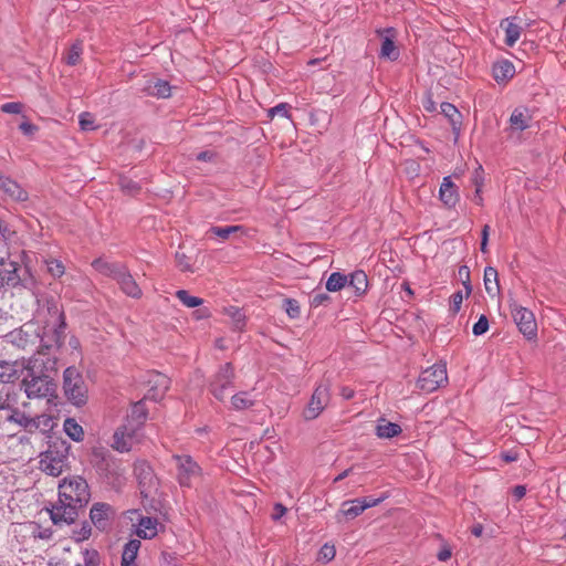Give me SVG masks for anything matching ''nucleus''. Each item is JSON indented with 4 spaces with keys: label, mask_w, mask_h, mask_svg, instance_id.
Listing matches in <instances>:
<instances>
[{
    "label": "nucleus",
    "mask_w": 566,
    "mask_h": 566,
    "mask_svg": "<svg viewBox=\"0 0 566 566\" xmlns=\"http://www.w3.org/2000/svg\"><path fill=\"white\" fill-rule=\"evenodd\" d=\"M90 499L88 485L81 476L64 479L59 484V500L49 510L55 525L71 524L77 516V509Z\"/></svg>",
    "instance_id": "f257e3e1"
},
{
    "label": "nucleus",
    "mask_w": 566,
    "mask_h": 566,
    "mask_svg": "<svg viewBox=\"0 0 566 566\" xmlns=\"http://www.w3.org/2000/svg\"><path fill=\"white\" fill-rule=\"evenodd\" d=\"M56 368L55 358L48 353L38 352L29 358V366L22 378V387L28 398L51 396L55 385L50 376Z\"/></svg>",
    "instance_id": "f03ea898"
},
{
    "label": "nucleus",
    "mask_w": 566,
    "mask_h": 566,
    "mask_svg": "<svg viewBox=\"0 0 566 566\" xmlns=\"http://www.w3.org/2000/svg\"><path fill=\"white\" fill-rule=\"evenodd\" d=\"M63 389L70 401L75 406H82L87 400V387L80 371L69 367L63 375Z\"/></svg>",
    "instance_id": "7ed1b4c3"
},
{
    "label": "nucleus",
    "mask_w": 566,
    "mask_h": 566,
    "mask_svg": "<svg viewBox=\"0 0 566 566\" xmlns=\"http://www.w3.org/2000/svg\"><path fill=\"white\" fill-rule=\"evenodd\" d=\"M177 480L181 488H191L201 478V467L189 454H175Z\"/></svg>",
    "instance_id": "20e7f679"
},
{
    "label": "nucleus",
    "mask_w": 566,
    "mask_h": 566,
    "mask_svg": "<svg viewBox=\"0 0 566 566\" xmlns=\"http://www.w3.org/2000/svg\"><path fill=\"white\" fill-rule=\"evenodd\" d=\"M448 381V374H447V365L439 363L434 364L431 367L426 368L421 371L418 380H417V387L429 394L433 392L438 388H440L442 385L447 384Z\"/></svg>",
    "instance_id": "39448f33"
},
{
    "label": "nucleus",
    "mask_w": 566,
    "mask_h": 566,
    "mask_svg": "<svg viewBox=\"0 0 566 566\" xmlns=\"http://www.w3.org/2000/svg\"><path fill=\"white\" fill-rule=\"evenodd\" d=\"M329 400H331L329 386L327 384H319L315 388L306 408L304 409L303 417L306 420L316 419L327 407V405L329 403Z\"/></svg>",
    "instance_id": "423d86ee"
},
{
    "label": "nucleus",
    "mask_w": 566,
    "mask_h": 566,
    "mask_svg": "<svg viewBox=\"0 0 566 566\" xmlns=\"http://www.w3.org/2000/svg\"><path fill=\"white\" fill-rule=\"evenodd\" d=\"M512 316L520 332L527 338L536 335L537 325L534 314L526 307L518 305L516 302L510 305Z\"/></svg>",
    "instance_id": "0eeeda50"
},
{
    "label": "nucleus",
    "mask_w": 566,
    "mask_h": 566,
    "mask_svg": "<svg viewBox=\"0 0 566 566\" xmlns=\"http://www.w3.org/2000/svg\"><path fill=\"white\" fill-rule=\"evenodd\" d=\"M140 431L136 427L124 423L115 431L112 447L119 452L129 451L140 441Z\"/></svg>",
    "instance_id": "6e6552de"
},
{
    "label": "nucleus",
    "mask_w": 566,
    "mask_h": 566,
    "mask_svg": "<svg viewBox=\"0 0 566 566\" xmlns=\"http://www.w3.org/2000/svg\"><path fill=\"white\" fill-rule=\"evenodd\" d=\"M66 455L56 450H48L41 454L40 469L49 475L59 476L65 467Z\"/></svg>",
    "instance_id": "1a4fd4ad"
},
{
    "label": "nucleus",
    "mask_w": 566,
    "mask_h": 566,
    "mask_svg": "<svg viewBox=\"0 0 566 566\" xmlns=\"http://www.w3.org/2000/svg\"><path fill=\"white\" fill-rule=\"evenodd\" d=\"M385 499L386 496L377 499L366 496L350 501H345L342 504L340 514H343L347 518H355L358 515H360L365 510L378 505Z\"/></svg>",
    "instance_id": "9d476101"
},
{
    "label": "nucleus",
    "mask_w": 566,
    "mask_h": 566,
    "mask_svg": "<svg viewBox=\"0 0 566 566\" xmlns=\"http://www.w3.org/2000/svg\"><path fill=\"white\" fill-rule=\"evenodd\" d=\"M29 366V359H20L14 361L0 360V382H13L23 375Z\"/></svg>",
    "instance_id": "9b49d317"
},
{
    "label": "nucleus",
    "mask_w": 566,
    "mask_h": 566,
    "mask_svg": "<svg viewBox=\"0 0 566 566\" xmlns=\"http://www.w3.org/2000/svg\"><path fill=\"white\" fill-rule=\"evenodd\" d=\"M233 369L230 364L223 365L211 382V394L214 398L222 400L226 390L232 385Z\"/></svg>",
    "instance_id": "f8f14e48"
},
{
    "label": "nucleus",
    "mask_w": 566,
    "mask_h": 566,
    "mask_svg": "<svg viewBox=\"0 0 566 566\" xmlns=\"http://www.w3.org/2000/svg\"><path fill=\"white\" fill-rule=\"evenodd\" d=\"M147 382L149 388L145 395V399L158 401L165 396L167 389L169 388L170 381L169 378L164 374L150 373L148 375Z\"/></svg>",
    "instance_id": "ddd939ff"
},
{
    "label": "nucleus",
    "mask_w": 566,
    "mask_h": 566,
    "mask_svg": "<svg viewBox=\"0 0 566 566\" xmlns=\"http://www.w3.org/2000/svg\"><path fill=\"white\" fill-rule=\"evenodd\" d=\"M19 265L17 262H1L0 263V289L14 287L20 283V275L18 273Z\"/></svg>",
    "instance_id": "4468645a"
},
{
    "label": "nucleus",
    "mask_w": 566,
    "mask_h": 566,
    "mask_svg": "<svg viewBox=\"0 0 566 566\" xmlns=\"http://www.w3.org/2000/svg\"><path fill=\"white\" fill-rule=\"evenodd\" d=\"M135 473L139 480L140 493L148 497L151 490L156 488V481L153 471L146 463H139L135 467Z\"/></svg>",
    "instance_id": "2eb2a0df"
},
{
    "label": "nucleus",
    "mask_w": 566,
    "mask_h": 566,
    "mask_svg": "<svg viewBox=\"0 0 566 566\" xmlns=\"http://www.w3.org/2000/svg\"><path fill=\"white\" fill-rule=\"evenodd\" d=\"M532 120L533 118L531 111L525 106H518L512 112L510 116V128L512 130L522 132L531 127Z\"/></svg>",
    "instance_id": "dca6fc26"
},
{
    "label": "nucleus",
    "mask_w": 566,
    "mask_h": 566,
    "mask_svg": "<svg viewBox=\"0 0 566 566\" xmlns=\"http://www.w3.org/2000/svg\"><path fill=\"white\" fill-rule=\"evenodd\" d=\"M0 191L18 202H24L29 199L27 190L10 178L0 177Z\"/></svg>",
    "instance_id": "f3484780"
},
{
    "label": "nucleus",
    "mask_w": 566,
    "mask_h": 566,
    "mask_svg": "<svg viewBox=\"0 0 566 566\" xmlns=\"http://www.w3.org/2000/svg\"><path fill=\"white\" fill-rule=\"evenodd\" d=\"M516 20V17H510L505 18L500 23L501 29L505 33V44L511 48L520 40L523 30Z\"/></svg>",
    "instance_id": "a211bd4d"
},
{
    "label": "nucleus",
    "mask_w": 566,
    "mask_h": 566,
    "mask_svg": "<svg viewBox=\"0 0 566 566\" xmlns=\"http://www.w3.org/2000/svg\"><path fill=\"white\" fill-rule=\"evenodd\" d=\"M439 198L444 206L451 208L459 201L458 188L450 177H444L439 190Z\"/></svg>",
    "instance_id": "6ab92c4d"
},
{
    "label": "nucleus",
    "mask_w": 566,
    "mask_h": 566,
    "mask_svg": "<svg viewBox=\"0 0 566 566\" xmlns=\"http://www.w3.org/2000/svg\"><path fill=\"white\" fill-rule=\"evenodd\" d=\"M112 514V507L105 503H95L90 512L92 523L99 530H104L107 525V520Z\"/></svg>",
    "instance_id": "aec40b11"
},
{
    "label": "nucleus",
    "mask_w": 566,
    "mask_h": 566,
    "mask_svg": "<svg viewBox=\"0 0 566 566\" xmlns=\"http://www.w3.org/2000/svg\"><path fill=\"white\" fill-rule=\"evenodd\" d=\"M119 284L120 289L125 294L132 297H139L142 295V291L133 276L127 272L124 266L117 277L115 279Z\"/></svg>",
    "instance_id": "412c9836"
},
{
    "label": "nucleus",
    "mask_w": 566,
    "mask_h": 566,
    "mask_svg": "<svg viewBox=\"0 0 566 566\" xmlns=\"http://www.w3.org/2000/svg\"><path fill=\"white\" fill-rule=\"evenodd\" d=\"M159 525L157 518L149 516L142 517L137 525L136 534L144 539L154 538L158 534Z\"/></svg>",
    "instance_id": "4be33fe9"
},
{
    "label": "nucleus",
    "mask_w": 566,
    "mask_h": 566,
    "mask_svg": "<svg viewBox=\"0 0 566 566\" xmlns=\"http://www.w3.org/2000/svg\"><path fill=\"white\" fill-rule=\"evenodd\" d=\"M494 80L500 83H505L511 80L515 74V66L509 60H502L494 63L492 67Z\"/></svg>",
    "instance_id": "5701e85b"
},
{
    "label": "nucleus",
    "mask_w": 566,
    "mask_h": 566,
    "mask_svg": "<svg viewBox=\"0 0 566 566\" xmlns=\"http://www.w3.org/2000/svg\"><path fill=\"white\" fill-rule=\"evenodd\" d=\"M146 418L147 409L145 407L144 400H140L132 406V409L127 415L125 423L142 430V427L146 421Z\"/></svg>",
    "instance_id": "b1692460"
},
{
    "label": "nucleus",
    "mask_w": 566,
    "mask_h": 566,
    "mask_svg": "<svg viewBox=\"0 0 566 566\" xmlns=\"http://www.w3.org/2000/svg\"><path fill=\"white\" fill-rule=\"evenodd\" d=\"M92 266L98 273H101L105 276L112 277L114 280L117 277V275L124 268V265L120 263L108 262L102 258L94 260L92 262Z\"/></svg>",
    "instance_id": "393cba45"
},
{
    "label": "nucleus",
    "mask_w": 566,
    "mask_h": 566,
    "mask_svg": "<svg viewBox=\"0 0 566 566\" xmlns=\"http://www.w3.org/2000/svg\"><path fill=\"white\" fill-rule=\"evenodd\" d=\"M440 111L441 114H443L449 119L452 126V130L455 134H459L462 124V115L458 108L450 103H442L440 105Z\"/></svg>",
    "instance_id": "a878e982"
},
{
    "label": "nucleus",
    "mask_w": 566,
    "mask_h": 566,
    "mask_svg": "<svg viewBox=\"0 0 566 566\" xmlns=\"http://www.w3.org/2000/svg\"><path fill=\"white\" fill-rule=\"evenodd\" d=\"M145 91L150 96L167 98L170 96L171 87L167 81L156 80L148 82Z\"/></svg>",
    "instance_id": "bb28decb"
},
{
    "label": "nucleus",
    "mask_w": 566,
    "mask_h": 566,
    "mask_svg": "<svg viewBox=\"0 0 566 566\" xmlns=\"http://www.w3.org/2000/svg\"><path fill=\"white\" fill-rule=\"evenodd\" d=\"M484 287L486 293L492 297L500 293L499 274L492 266H486L484 270Z\"/></svg>",
    "instance_id": "cd10ccee"
},
{
    "label": "nucleus",
    "mask_w": 566,
    "mask_h": 566,
    "mask_svg": "<svg viewBox=\"0 0 566 566\" xmlns=\"http://www.w3.org/2000/svg\"><path fill=\"white\" fill-rule=\"evenodd\" d=\"M140 548V542L138 539L129 541L123 551L122 566H136L135 559Z\"/></svg>",
    "instance_id": "c85d7f7f"
},
{
    "label": "nucleus",
    "mask_w": 566,
    "mask_h": 566,
    "mask_svg": "<svg viewBox=\"0 0 566 566\" xmlns=\"http://www.w3.org/2000/svg\"><path fill=\"white\" fill-rule=\"evenodd\" d=\"M347 284L354 289L356 295H363L368 287V279L364 271H355L350 274Z\"/></svg>",
    "instance_id": "c756f323"
},
{
    "label": "nucleus",
    "mask_w": 566,
    "mask_h": 566,
    "mask_svg": "<svg viewBox=\"0 0 566 566\" xmlns=\"http://www.w3.org/2000/svg\"><path fill=\"white\" fill-rule=\"evenodd\" d=\"M7 420L17 423L18 426L29 430L30 432L33 431L34 421L32 420V417L25 415L24 412L18 409L12 410L11 415L7 418Z\"/></svg>",
    "instance_id": "7c9ffc66"
},
{
    "label": "nucleus",
    "mask_w": 566,
    "mask_h": 566,
    "mask_svg": "<svg viewBox=\"0 0 566 566\" xmlns=\"http://www.w3.org/2000/svg\"><path fill=\"white\" fill-rule=\"evenodd\" d=\"M401 432L399 424L394 422H380L377 424L376 433L379 438H394Z\"/></svg>",
    "instance_id": "2f4dec72"
},
{
    "label": "nucleus",
    "mask_w": 566,
    "mask_h": 566,
    "mask_svg": "<svg viewBox=\"0 0 566 566\" xmlns=\"http://www.w3.org/2000/svg\"><path fill=\"white\" fill-rule=\"evenodd\" d=\"M348 279L339 272H333L326 281L328 292H338L347 285Z\"/></svg>",
    "instance_id": "473e14b6"
},
{
    "label": "nucleus",
    "mask_w": 566,
    "mask_h": 566,
    "mask_svg": "<svg viewBox=\"0 0 566 566\" xmlns=\"http://www.w3.org/2000/svg\"><path fill=\"white\" fill-rule=\"evenodd\" d=\"M65 433L74 441L78 442L83 439V428L73 418H67L63 424Z\"/></svg>",
    "instance_id": "72a5a7b5"
},
{
    "label": "nucleus",
    "mask_w": 566,
    "mask_h": 566,
    "mask_svg": "<svg viewBox=\"0 0 566 566\" xmlns=\"http://www.w3.org/2000/svg\"><path fill=\"white\" fill-rule=\"evenodd\" d=\"M380 56L390 61H395L399 56V52L389 36H385L381 43Z\"/></svg>",
    "instance_id": "f704fd0d"
},
{
    "label": "nucleus",
    "mask_w": 566,
    "mask_h": 566,
    "mask_svg": "<svg viewBox=\"0 0 566 566\" xmlns=\"http://www.w3.org/2000/svg\"><path fill=\"white\" fill-rule=\"evenodd\" d=\"M210 233L220 238L221 240H227L231 234L237 232H243L242 226H228V227H211L209 230Z\"/></svg>",
    "instance_id": "c9c22d12"
},
{
    "label": "nucleus",
    "mask_w": 566,
    "mask_h": 566,
    "mask_svg": "<svg viewBox=\"0 0 566 566\" xmlns=\"http://www.w3.org/2000/svg\"><path fill=\"white\" fill-rule=\"evenodd\" d=\"M176 296L185 306L189 308L199 307L203 303L202 298L190 295L186 290L177 291Z\"/></svg>",
    "instance_id": "e433bc0d"
},
{
    "label": "nucleus",
    "mask_w": 566,
    "mask_h": 566,
    "mask_svg": "<svg viewBox=\"0 0 566 566\" xmlns=\"http://www.w3.org/2000/svg\"><path fill=\"white\" fill-rule=\"evenodd\" d=\"M231 405L234 409L242 410L251 407L253 405V400L249 397L248 392L241 391L232 396Z\"/></svg>",
    "instance_id": "4c0bfd02"
},
{
    "label": "nucleus",
    "mask_w": 566,
    "mask_h": 566,
    "mask_svg": "<svg viewBox=\"0 0 566 566\" xmlns=\"http://www.w3.org/2000/svg\"><path fill=\"white\" fill-rule=\"evenodd\" d=\"M82 43H74L67 51L65 61L69 65H75L78 63L81 54H82Z\"/></svg>",
    "instance_id": "58836bf2"
},
{
    "label": "nucleus",
    "mask_w": 566,
    "mask_h": 566,
    "mask_svg": "<svg viewBox=\"0 0 566 566\" xmlns=\"http://www.w3.org/2000/svg\"><path fill=\"white\" fill-rule=\"evenodd\" d=\"M32 420L34 421L33 431L38 429L46 431L53 427V419L46 415L38 416L32 418Z\"/></svg>",
    "instance_id": "ea45409f"
},
{
    "label": "nucleus",
    "mask_w": 566,
    "mask_h": 566,
    "mask_svg": "<svg viewBox=\"0 0 566 566\" xmlns=\"http://www.w3.org/2000/svg\"><path fill=\"white\" fill-rule=\"evenodd\" d=\"M46 266H48V272L54 277H60L65 272V268H64L63 263L55 259L46 261Z\"/></svg>",
    "instance_id": "a19ab883"
},
{
    "label": "nucleus",
    "mask_w": 566,
    "mask_h": 566,
    "mask_svg": "<svg viewBox=\"0 0 566 566\" xmlns=\"http://www.w3.org/2000/svg\"><path fill=\"white\" fill-rule=\"evenodd\" d=\"M336 555V549L334 545L325 544L318 552V560L328 563L334 559Z\"/></svg>",
    "instance_id": "79ce46f5"
},
{
    "label": "nucleus",
    "mask_w": 566,
    "mask_h": 566,
    "mask_svg": "<svg viewBox=\"0 0 566 566\" xmlns=\"http://www.w3.org/2000/svg\"><path fill=\"white\" fill-rule=\"evenodd\" d=\"M82 562H77L75 566H97V553L85 551L82 552Z\"/></svg>",
    "instance_id": "37998d69"
},
{
    "label": "nucleus",
    "mask_w": 566,
    "mask_h": 566,
    "mask_svg": "<svg viewBox=\"0 0 566 566\" xmlns=\"http://www.w3.org/2000/svg\"><path fill=\"white\" fill-rule=\"evenodd\" d=\"M78 119L80 126L83 130H93L96 128L95 117L91 113H82Z\"/></svg>",
    "instance_id": "c03bdc74"
},
{
    "label": "nucleus",
    "mask_w": 566,
    "mask_h": 566,
    "mask_svg": "<svg viewBox=\"0 0 566 566\" xmlns=\"http://www.w3.org/2000/svg\"><path fill=\"white\" fill-rule=\"evenodd\" d=\"M489 329V321L485 315H481L478 322L473 325L472 332L475 336L483 335Z\"/></svg>",
    "instance_id": "a18cd8bd"
},
{
    "label": "nucleus",
    "mask_w": 566,
    "mask_h": 566,
    "mask_svg": "<svg viewBox=\"0 0 566 566\" xmlns=\"http://www.w3.org/2000/svg\"><path fill=\"white\" fill-rule=\"evenodd\" d=\"M285 311L291 318H295L300 315L301 308L295 300H285Z\"/></svg>",
    "instance_id": "49530a36"
},
{
    "label": "nucleus",
    "mask_w": 566,
    "mask_h": 566,
    "mask_svg": "<svg viewBox=\"0 0 566 566\" xmlns=\"http://www.w3.org/2000/svg\"><path fill=\"white\" fill-rule=\"evenodd\" d=\"M329 296L326 293H314L311 296L310 304L312 307H318L328 302Z\"/></svg>",
    "instance_id": "de8ad7c7"
},
{
    "label": "nucleus",
    "mask_w": 566,
    "mask_h": 566,
    "mask_svg": "<svg viewBox=\"0 0 566 566\" xmlns=\"http://www.w3.org/2000/svg\"><path fill=\"white\" fill-rule=\"evenodd\" d=\"M21 109L22 105L15 102L6 103L1 106V111L8 114H19Z\"/></svg>",
    "instance_id": "09e8293b"
},
{
    "label": "nucleus",
    "mask_w": 566,
    "mask_h": 566,
    "mask_svg": "<svg viewBox=\"0 0 566 566\" xmlns=\"http://www.w3.org/2000/svg\"><path fill=\"white\" fill-rule=\"evenodd\" d=\"M286 511L287 510L283 504L276 503L273 506V512L271 514L272 520L275 522L280 521L285 515Z\"/></svg>",
    "instance_id": "8fccbe9b"
},
{
    "label": "nucleus",
    "mask_w": 566,
    "mask_h": 566,
    "mask_svg": "<svg viewBox=\"0 0 566 566\" xmlns=\"http://www.w3.org/2000/svg\"><path fill=\"white\" fill-rule=\"evenodd\" d=\"M19 128L27 136H31L38 130V127L30 122H22Z\"/></svg>",
    "instance_id": "3c124183"
},
{
    "label": "nucleus",
    "mask_w": 566,
    "mask_h": 566,
    "mask_svg": "<svg viewBox=\"0 0 566 566\" xmlns=\"http://www.w3.org/2000/svg\"><path fill=\"white\" fill-rule=\"evenodd\" d=\"M269 113H270V116H272V117L275 115L286 117L287 116L286 104H279V105L272 107Z\"/></svg>",
    "instance_id": "603ef678"
},
{
    "label": "nucleus",
    "mask_w": 566,
    "mask_h": 566,
    "mask_svg": "<svg viewBox=\"0 0 566 566\" xmlns=\"http://www.w3.org/2000/svg\"><path fill=\"white\" fill-rule=\"evenodd\" d=\"M120 187L127 191L128 193H133L136 191L137 189V185L135 182H133L132 180H128L126 178H123L120 180Z\"/></svg>",
    "instance_id": "864d4df0"
},
{
    "label": "nucleus",
    "mask_w": 566,
    "mask_h": 566,
    "mask_svg": "<svg viewBox=\"0 0 566 566\" xmlns=\"http://www.w3.org/2000/svg\"><path fill=\"white\" fill-rule=\"evenodd\" d=\"M463 302V294L461 292H457L452 295V310L458 312Z\"/></svg>",
    "instance_id": "5fc2aeb1"
},
{
    "label": "nucleus",
    "mask_w": 566,
    "mask_h": 566,
    "mask_svg": "<svg viewBox=\"0 0 566 566\" xmlns=\"http://www.w3.org/2000/svg\"><path fill=\"white\" fill-rule=\"evenodd\" d=\"M13 232L9 229L8 224L0 221V234L4 240H9Z\"/></svg>",
    "instance_id": "6e6d98bb"
},
{
    "label": "nucleus",
    "mask_w": 566,
    "mask_h": 566,
    "mask_svg": "<svg viewBox=\"0 0 566 566\" xmlns=\"http://www.w3.org/2000/svg\"><path fill=\"white\" fill-rule=\"evenodd\" d=\"M451 557V549L449 547H443L438 553V559L441 562H447Z\"/></svg>",
    "instance_id": "4d7b16f0"
},
{
    "label": "nucleus",
    "mask_w": 566,
    "mask_h": 566,
    "mask_svg": "<svg viewBox=\"0 0 566 566\" xmlns=\"http://www.w3.org/2000/svg\"><path fill=\"white\" fill-rule=\"evenodd\" d=\"M525 494H526V489L523 485H517L513 490V495L516 500L523 499L525 496Z\"/></svg>",
    "instance_id": "13d9d810"
},
{
    "label": "nucleus",
    "mask_w": 566,
    "mask_h": 566,
    "mask_svg": "<svg viewBox=\"0 0 566 566\" xmlns=\"http://www.w3.org/2000/svg\"><path fill=\"white\" fill-rule=\"evenodd\" d=\"M214 154L212 151H209V150H206V151H201L197 155V160H200V161H208V160H211L213 158Z\"/></svg>",
    "instance_id": "bf43d9fd"
},
{
    "label": "nucleus",
    "mask_w": 566,
    "mask_h": 566,
    "mask_svg": "<svg viewBox=\"0 0 566 566\" xmlns=\"http://www.w3.org/2000/svg\"><path fill=\"white\" fill-rule=\"evenodd\" d=\"M210 315V312L208 311V308H199L197 310L195 313H193V317L196 319H203V318H207L209 317Z\"/></svg>",
    "instance_id": "052dcab7"
},
{
    "label": "nucleus",
    "mask_w": 566,
    "mask_h": 566,
    "mask_svg": "<svg viewBox=\"0 0 566 566\" xmlns=\"http://www.w3.org/2000/svg\"><path fill=\"white\" fill-rule=\"evenodd\" d=\"M423 108L427 111V112H434L436 111V104L431 99V97H428L424 102H423Z\"/></svg>",
    "instance_id": "680f3d73"
},
{
    "label": "nucleus",
    "mask_w": 566,
    "mask_h": 566,
    "mask_svg": "<svg viewBox=\"0 0 566 566\" xmlns=\"http://www.w3.org/2000/svg\"><path fill=\"white\" fill-rule=\"evenodd\" d=\"M340 395L344 399H350L354 397V390L349 387H343L340 390Z\"/></svg>",
    "instance_id": "e2e57ef3"
},
{
    "label": "nucleus",
    "mask_w": 566,
    "mask_h": 566,
    "mask_svg": "<svg viewBox=\"0 0 566 566\" xmlns=\"http://www.w3.org/2000/svg\"><path fill=\"white\" fill-rule=\"evenodd\" d=\"M69 346L74 350H78L81 346L78 338L71 337L69 340Z\"/></svg>",
    "instance_id": "0e129e2a"
},
{
    "label": "nucleus",
    "mask_w": 566,
    "mask_h": 566,
    "mask_svg": "<svg viewBox=\"0 0 566 566\" xmlns=\"http://www.w3.org/2000/svg\"><path fill=\"white\" fill-rule=\"evenodd\" d=\"M472 534L476 537L481 536L482 533H483V526L481 524H478L475 526L472 527Z\"/></svg>",
    "instance_id": "69168bd1"
},
{
    "label": "nucleus",
    "mask_w": 566,
    "mask_h": 566,
    "mask_svg": "<svg viewBox=\"0 0 566 566\" xmlns=\"http://www.w3.org/2000/svg\"><path fill=\"white\" fill-rule=\"evenodd\" d=\"M91 534V527L90 526H86L84 525L81 530V539H84V538H87Z\"/></svg>",
    "instance_id": "338daca9"
},
{
    "label": "nucleus",
    "mask_w": 566,
    "mask_h": 566,
    "mask_svg": "<svg viewBox=\"0 0 566 566\" xmlns=\"http://www.w3.org/2000/svg\"><path fill=\"white\" fill-rule=\"evenodd\" d=\"M490 227L485 224L482 229V241H489Z\"/></svg>",
    "instance_id": "774afa93"
}]
</instances>
